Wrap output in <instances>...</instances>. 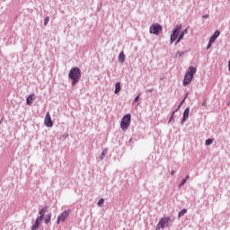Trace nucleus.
Instances as JSON below:
<instances>
[{
  "instance_id": "1",
  "label": "nucleus",
  "mask_w": 230,
  "mask_h": 230,
  "mask_svg": "<svg viewBox=\"0 0 230 230\" xmlns=\"http://www.w3.org/2000/svg\"><path fill=\"white\" fill-rule=\"evenodd\" d=\"M68 78L72 81L73 87H75V85H76V84H78L82 78V70H80V67H72L68 73Z\"/></svg>"
},
{
  "instance_id": "2",
  "label": "nucleus",
  "mask_w": 230,
  "mask_h": 230,
  "mask_svg": "<svg viewBox=\"0 0 230 230\" xmlns=\"http://www.w3.org/2000/svg\"><path fill=\"white\" fill-rule=\"evenodd\" d=\"M181 30H182V24H177L172 31L171 36H170V43L173 44L175 41V46L182 40V38L179 36V33H181Z\"/></svg>"
},
{
  "instance_id": "3",
  "label": "nucleus",
  "mask_w": 230,
  "mask_h": 230,
  "mask_svg": "<svg viewBox=\"0 0 230 230\" xmlns=\"http://www.w3.org/2000/svg\"><path fill=\"white\" fill-rule=\"evenodd\" d=\"M195 73H197V67L190 66L184 77H183V85L184 87L190 85V84H191V80H193V75H195Z\"/></svg>"
},
{
  "instance_id": "4",
  "label": "nucleus",
  "mask_w": 230,
  "mask_h": 230,
  "mask_svg": "<svg viewBox=\"0 0 230 230\" xmlns=\"http://www.w3.org/2000/svg\"><path fill=\"white\" fill-rule=\"evenodd\" d=\"M131 119H132V115L130 113H127L122 117V119L120 121L121 130H127L128 127H130Z\"/></svg>"
},
{
  "instance_id": "5",
  "label": "nucleus",
  "mask_w": 230,
  "mask_h": 230,
  "mask_svg": "<svg viewBox=\"0 0 230 230\" xmlns=\"http://www.w3.org/2000/svg\"><path fill=\"white\" fill-rule=\"evenodd\" d=\"M163 31V26L159 23H153L149 28V32L153 35H159Z\"/></svg>"
},
{
  "instance_id": "6",
  "label": "nucleus",
  "mask_w": 230,
  "mask_h": 230,
  "mask_svg": "<svg viewBox=\"0 0 230 230\" xmlns=\"http://www.w3.org/2000/svg\"><path fill=\"white\" fill-rule=\"evenodd\" d=\"M71 213V209L68 208L67 210H65L59 217H58L57 224H60V222H66L67 218H69V215Z\"/></svg>"
},
{
  "instance_id": "7",
  "label": "nucleus",
  "mask_w": 230,
  "mask_h": 230,
  "mask_svg": "<svg viewBox=\"0 0 230 230\" xmlns=\"http://www.w3.org/2000/svg\"><path fill=\"white\" fill-rule=\"evenodd\" d=\"M172 222V217H162L159 222H158V226L164 229L165 225L168 226V224Z\"/></svg>"
},
{
  "instance_id": "8",
  "label": "nucleus",
  "mask_w": 230,
  "mask_h": 230,
  "mask_svg": "<svg viewBox=\"0 0 230 230\" xmlns=\"http://www.w3.org/2000/svg\"><path fill=\"white\" fill-rule=\"evenodd\" d=\"M188 118H190V107H187L183 111V117L181 122V125H184L186 121H188Z\"/></svg>"
},
{
  "instance_id": "9",
  "label": "nucleus",
  "mask_w": 230,
  "mask_h": 230,
  "mask_svg": "<svg viewBox=\"0 0 230 230\" xmlns=\"http://www.w3.org/2000/svg\"><path fill=\"white\" fill-rule=\"evenodd\" d=\"M44 123L46 127H53V120H51V115H49V111L46 113Z\"/></svg>"
},
{
  "instance_id": "10",
  "label": "nucleus",
  "mask_w": 230,
  "mask_h": 230,
  "mask_svg": "<svg viewBox=\"0 0 230 230\" xmlns=\"http://www.w3.org/2000/svg\"><path fill=\"white\" fill-rule=\"evenodd\" d=\"M217 37H220V31L217 30L213 35L210 37L209 40L211 42H215V40H217Z\"/></svg>"
},
{
  "instance_id": "11",
  "label": "nucleus",
  "mask_w": 230,
  "mask_h": 230,
  "mask_svg": "<svg viewBox=\"0 0 230 230\" xmlns=\"http://www.w3.org/2000/svg\"><path fill=\"white\" fill-rule=\"evenodd\" d=\"M33 100H35V95L34 93L30 94L27 98H26V103L27 105H31L33 103Z\"/></svg>"
},
{
  "instance_id": "12",
  "label": "nucleus",
  "mask_w": 230,
  "mask_h": 230,
  "mask_svg": "<svg viewBox=\"0 0 230 230\" xmlns=\"http://www.w3.org/2000/svg\"><path fill=\"white\" fill-rule=\"evenodd\" d=\"M186 98H188V93H186L185 97L181 100V102L178 105L177 109L172 111V114H175V112H177L179 111V109H181V107H182V105L186 102Z\"/></svg>"
},
{
  "instance_id": "13",
  "label": "nucleus",
  "mask_w": 230,
  "mask_h": 230,
  "mask_svg": "<svg viewBox=\"0 0 230 230\" xmlns=\"http://www.w3.org/2000/svg\"><path fill=\"white\" fill-rule=\"evenodd\" d=\"M121 91V83H116L115 84V94H119V93Z\"/></svg>"
},
{
  "instance_id": "14",
  "label": "nucleus",
  "mask_w": 230,
  "mask_h": 230,
  "mask_svg": "<svg viewBox=\"0 0 230 230\" xmlns=\"http://www.w3.org/2000/svg\"><path fill=\"white\" fill-rule=\"evenodd\" d=\"M119 62H120V64L125 63V53L124 52H120L119 55Z\"/></svg>"
},
{
  "instance_id": "15",
  "label": "nucleus",
  "mask_w": 230,
  "mask_h": 230,
  "mask_svg": "<svg viewBox=\"0 0 230 230\" xmlns=\"http://www.w3.org/2000/svg\"><path fill=\"white\" fill-rule=\"evenodd\" d=\"M47 212H48V206H46L43 208H41L39 211V215H40V217H44V215H46Z\"/></svg>"
},
{
  "instance_id": "16",
  "label": "nucleus",
  "mask_w": 230,
  "mask_h": 230,
  "mask_svg": "<svg viewBox=\"0 0 230 230\" xmlns=\"http://www.w3.org/2000/svg\"><path fill=\"white\" fill-rule=\"evenodd\" d=\"M51 212H49V214L46 215L45 218H44V222L45 224H48L49 222H51Z\"/></svg>"
},
{
  "instance_id": "17",
  "label": "nucleus",
  "mask_w": 230,
  "mask_h": 230,
  "mask_svg": "<svg viewBox=\"0 0 230 230\" xmlns=\"http://www.w3.org/2000/svg\"><path fill=\"white\" fill-rule=\"evenodd\" d=\"M186 213H188V209L182 208L178 214V218H181V217H184V215H186Z\"/></svg>"
},
{
  "instance_id": "18",
  "label": "nucleus",
  "mask_w": 230,
  "mask_h": 230,
  "mask_svg": "<svg viewBox=\"0 0 230 230\" xmlns=\"http://www.w3.org/2000/svg\"><path fill=\"white\" fill-rule=\"evenodd\" d=\"M185 35H188V29H185L181 32H180L178 37H180V39H184Z\"/></svg>"
},
{
  "instance_id": "19",
  "label": "nucleus",
  "mask_w": 230,
  "mask_h": 230,
  "mask_svg": "<svg viewBox=\"0 0 230 230\" xmlns=\"http://www.w3.org/2000/svg\"><path fill=\"white\" fill-rule=\"evenodd\" d=\"M184 55H186V51H177L174 56V58H177L179 57H183Z\"/></svg>"
},
{
  "instance_id": "20",
  "label": "nucleus",
  "mask_w": 230,
  "mask_h": 230,
  "mask_svg": "<svg viewBox=\"0 0 230 230\" xmlns=\"http://www.w3.org/2000/svg\"><path fill=\"white\" fill-rule=\"evenodd\" d=\"M44 220V217L40 216L36 218L34 224H38L39 226H40V222H42Z\"/></svg>"
},
{
  "instance_id": "21",
  "label": "nucleus",
  "mask_w": 230,
  "mask_h": 230,
  "mask_svg": "<svg viewBox=\"0 0 230 230\" xmlns=\"http://www.w3.org/2000/svg\"><path fill=\"white\" fill-rule=\"evenodd\" d=\"M105 202V199L103 198H101L97 203V206L99 208H102L103 206V203Z\"/></svg>"
},
{
  "instance_id": "22",
  "label": "nucleus",
  "mask_w": 230,
  "mask_h": 230,
  "mask_svg": "<svg viewBox=\"0 0 230 230\" xmlns=\"http://www.w3.org/2000/svg\"><path fill=\"white\" fill-rule=\"evenodd\" d=\"M206 146H209V145H213V138H208L205 141Z\"/></svg>"
},
{
  "instance_id": "23",
  "label": "nucleus",
  "mask_w": 230,
  "mask_h": 230,
  "mask_svg": "<svg viewBox=\"0 0 230 230\" xmlns=\"http://www.w3.org/2000/svg\"><path fill=\"white\" fill-rule=\"evenodd\" d=\"M105 154H107V148L103 149V151L100 156L101 161H103V158L105 157Z\"/></svg>"
},
{
  "instance_id": "24",
  "label": "nucleus",
  "mask_w": 230,
  "mask_h": 230,
  "mask_svg": "<svg viewBox=\"0 0 230 230\" xmlns=\"http://www.w3.org/2000/svg\"><path fill=\"white\" fill-rule=\"evenodd\" d=\"M40 225L34 223L31 226V230H38Z\"/></svg>"
},
{
  "instance_id": "25",
  "label": "nucleus",
  "mask_w": 230,
  "mask_h": 230,
  "mask_svg": "<svg viewBox=\"0 0 230 230\" xmlns=\"http://www.w3.org/2000/svg\"><path fill=\"white\" fill-rule=\"evenodd\" d=\"M188 181V180H186L185 178H183L181 181V183L179 184V188H181V186H184V184H186V182Z\"/></svg>"
},
{
  "instance_id": "26",
  "label": "nucleus",
  "mask_w": 230,
  "mask_h": 230,
  "mask_svg": "<svg viewBox=\"0 0 230 230\" xmlns=\"http://www.w3.org/2000/svg\"><path fill=\"white\" fill-rule=\"evenodd\" d=\"M141 96V93H139L138 95H137L136 97H135V99L133 100V104L134 103H137V102H139V97Z\"/></svg>"
},
{
  "instance_id": "27",
  "label": "nucleus",
  "mask_w": 230,
  "mask_h": 230,
  "mask_svg": "<svg viewBox=\"0 0 230 230\" xmlns=\"http://www.w3.org/2000/svg\"><path fill=\"white\" fill-rule=\"evenodd\" d=\"M48 22H49V16H47V17L44 19V26H48Z\"/></svg>"
},
{
  "instance_id": "28",
  "label": "nucleus",
  "mask_w": 230,
  "mask_h": 230,
  "mask_svg": "<svg viewBox=\"0 0 230 230\" xmlns=\"http://www.w3.org/2000/svg\"><path fill=\"white\" fill-rule=\"evenodd\" d=\"M211 46H213V41H210V40H209L208 46H207V49H209L211 48Z\"/></svg>"
},
{
  "instance_id": "29",
  "label": "nucleus",
  "mask_w": 230,
  "mask_h": 230,
  "mask_svg": "<svg viewBox=\"0 0 230 230\" xmlns=\"http://www.w3.org/2000/svg\"><path fill=\"white\" fill-rule=\"evenodd\" d=\"M173 113H172V115H171V117H170V119H169V120H168V123H172V119H173Z\"/></svg>"
},
{
  "instance_id": "30",
  "label": "nucleus",
  "mask_w": 230,
  "mask_h": 230,
  "mask_svg": "<svg viewBox=\"0 0 230 230\" xmlns=\"http://www.w3.org/2000/svg\"><path fill=\"white\" fill-rule=\"evenodd\" d=\"M202 17L203 19H209V14H204Z\"/></svg>"
},
{
  "instance_id": "31",
  "label": "nucleus",
  "mask_w": 230,
  "mask_h": 230,
  "mask_svg": "<svg viewBox=\"0 0 230 230\" xmlns=\"http://www.w3.org/2000/svg\"><path fill=\"white\" fill-rule=\"evenodd\" d=\"M154 91V88H150L146 90V93H152Z\"/></svg>"
},
{
  "instance_id": "32",
  "label": "nucleus",
  "mask_w": 230,
  "mask_h": 230,
  "mask_svg": "<svg viewBox=\"0 0 230 230\" xmlns=\"http://www.w3.org/2000/svg\"><path fill=\"white\" fill-rule=\"evenodd\" d=\"M185 179H186V181H188V179H190V175L187 174V175L185 176Z\"/></svg>"
},
{
  "instance_id": "33",
  "label": "nucleus",
  "mask_w": 230,
  "mask_h": 230,
  "mask_svg": "<svg viewBox=\"0 0 230 230\" xmlns=\"http://www.w3.org/2000/svg\"><path fill=\"white\" fill-rule=\"evenodd\" d=\"M160 229L162 228L157 225L155 230H160Z\"/></svg>"
},
{
  "instance_id": "34",
  "label": "nucleus",
  "mask_w": 230,
  "mask_h": 230,
  "mask_svg": "<svg viewBox=\"0 0 230 230\" xmlns=\"http://www.w3.org/2000/svg\"><path fill=\"white\" fill-rule=\"evenodd\" d=\"M228 71H230V59L228 61Z\"/></svg>"
},
{
  "instance_id": "35",
  "label": "nucleus",
  "mask_w": 230,
  "mask_h": 230,
  "mask_svg": "<svg viewBox=\"0 0 230 230\" xmlns=\"http://www.w3.org/2000/svg\"><path fill=\"white\" fill-rule=\"evenodd\" d=\"M174 174H175V171H172L171 175H174Z\"/></svg>"
},
{
  "instance_id": "36",
  "label": "nucleus",
  "mask_w": 230,
  "mask_h": 230,
  "mask_svg": "<svg viewBox=\"0 0 230 230\" xmlns=\"http://www.w3.org/2000/svg\"><path fill=\"white\" fill-rule=\"evenodd\" d=\"M1 123H3V119H0V125H1Z\"/></svg>"
},
{
  "instance_id": "37",
  "label": "nucleus",
  "mask_w": 230,
  "mask_h": 230,
  "mask_svg": "<svg viewBox=\"0 0 230 230\" xmlns=\"http://www.w3.org/2000/svg\"><path fill=\"white\" fill-rule=\"evenodd\" d=\"M129 143H132V138L129 139Z\"/></svg>"
},
{
  "instance_id": "38",
  "label": "nucleus",
  "mask_w": 230,
  "mask_h": 230,
  "mask_svg": "<svg viewBox=\"0 0 230 230\" xmlns=\"http://www.w3.org/2000/svg\"><path fill=\"white\" fill-rule=\"evenodd\" d=\"M63 137H67V136L64 135Z\"/></svg>"
}]
</instances>
